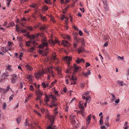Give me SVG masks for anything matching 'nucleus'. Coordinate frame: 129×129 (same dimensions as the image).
Here are the masks:
<instances>
[{
	"label": "nucleus",
	"mask_w": 129,
	"mask_h": 129,
	"mask_svg": "<svg viewBox=\"0 0 129 129\" xmlns=\"http://www.w3.org/2000/svg\"><path fill=\"white\" fill-rule=\"evenodd\" d=\"M67 78L70 79V81L71 82L70 85H72L73 84L75 85L76 84V81L77 80V78L76 77L72 76L71 77L69 76L68 77H66V83L67 84H69V80L68 79H67Z\"/></svg>",
	"instance_id": "f257e3e1"
},
{
	"label": "nucleus",
	"mask_w": 129,
	"mask_h": 129,
	"mask_svg": "<svg viewBox=\"0 0 129 129\" xmlns=\"http://www.w3.org/2000/svg\"><path fill=\"white\" fill-rule=\"evenodd\" d=\"M53 67L52 66H51L47 68V70L48 72V78L49 80L50 79L51 76L53 78L55 77V73L53 70Z\"/></svg>",
	"instance_id": "f03ea898"
},
{
	"label": "nucleus",
	"mask_w": 129,
	"mask_h": 129,
	"mask_svg": "<svg viewBox=\"0 0 129 129\" xmlns=\"http://www.w3.org/2000/svg\"><path fill=\"white\" fill-rule=\"evenodd\" d=\"M48 46V44L47 43L46 39L44 37L42 40V44L40 45L39 47L41 48H43L44 47H46V48L45 49L46 50Z\"/></svg>",
	"instance_id": "7ed1b4c3"
},
{
	"label": "nucleus",
	"mask_w": 129,
	"mask_h": 129,
	"mask_svg": "<svg viewBox=\"0 0 129 129\" xmlns=\"http://www.w3.org/2000/svg\"><path fill=\"white\" fill-rule=\"evenodd\" d=\"M74 40L77 43H81L82 45H84L85 44L84 41L83 39H80L76 36L74 37Z\"/></svg>",
	"instance_id": "20e7f679"
},
{
	"label": "nucleus",
	"mask_w": 129,
	"mask_h": 129,
	"mask_svg": "<svg viewBox=\"0 0 129 129\" xmlns=\"http://www.w3.org/2000/svg\"><path fill=\"white\" fill-rule=\"evenodd\" d=\"M12 78L11 79V83H15L18 79L17 76L16 74L11 75Z\"/></svg>",
	"instance_id": "39448f33"
},
{
	"label": "nucleus",
	"mask_w": 129,
	"mask_h": 129,
	"mask_svg": "<svg viewBox=\"0 0 129 129\" xmlns=\"http://www.w3.org/2000/svg\"><path fill=\"white\" fill-rule=\"evenodd\" d=\"M64 60L66 61L68 65H69L70 64V62L72 60V57L68 56H65L63 58Z\"/></svg>",
	"instance_id": "423d86ee"
},
{
	"label": "nucleus",
	"mask_w": 129,
	"mask_h": 129,
	"mask_svg": "<svg viewBox=\"0 0 129 129\" xmlns=\"http://www.w3.org/2000/svg\"><path fill=\"white\" fill-rule=\"evenodd\" d=\"M9 76V75L8 72H5L3 73L2 75L1 78V80L2 82H4L5 80L6 79V77H8Z\"/></svg>",
	"instance_id": "0eeeda50"
},
{
	"label": "nucleus",
	"mask_w": 129,
	"mask_h": 129,
	"mask_svg": "<svg viewBox=\"0 0 129 129\" xmlns=\"http://www.w3.org/2000/svg\"><path fill=\"white\" fill-rule=\"evenodd\" d=\"M49 43L51 46L54 45L56 43H58L59 45V41L57 40L54 41L52 39H50L49 41Z\"/></svg>",
	"instance_id": "6e6552de"
},
{
	"label": "nucleus",
	"mask_w": 129,
	"mask_h": 129,
	"mask_svg": "<svg viewBox=\"0 0 129 129\" xmlns=\"http://www.w3.org/2000/svg\"><path fill=\"white\" fill-rule=\"evenodd\" d=\"M44 73V72L42 71H40L38 72L35 74V77L37 79H39V78Z\"/></svg>",
	"instance_id": "1a4fd4ad"
},
{
	"label": "nucleus",
	"mask_w": 129,
	"mask_h": 129,
	"mask_svg": "<svg viewBox=\"0 0 129 129\" xmlns=\"http://www.w3.org/2000/svg\"><path fill=\"white\" fill-rule=\"evenodd\" d=\"M39 17L40 18L41 21L43 22H46L47 21V18L45 16H43V15L41 14L39 15Z\"/></svg>",
	"instance_id": "9d476101"
},
{
	"label": "nucleus",
	"mask_w": 129,
	"mask_h": 129,
	"mask_svg": "<svg viewBox=\"0 0 129 129\" xmlns=\"http://www.w3.org/2000/svg\"><path fill=\"white\" fill-rule=\"evenodd\" d=\"M54 69L57 71L58 75H60L61 74V69L60 67H54Z\"/></svg>",
	"instance_id": "9b49d317"
},
{
	"label": "nucleus",
	"mask_w": 129,
	"mask_h": 129,
	"mask_svg": "<svg viewBox=\"0 0 129 129\" xmlns=\"http://www.w3.org/2000/svg\"><path fill=\"white\" fill-rule=\"evenodd\" d=\"M61 43L65 47L69 46L70 45V43L68 42L65 40H62Z\"/></svg>",
	"instance_id": "f8f14e48"
},
{
	"label": "nucleus",
	"mask_w": 129,
	"mask_h": 129,
	"mask_svg": "<svg viewBox=\"0 0 129 129\" xmlns=\"http://www.w3.org/2000/svg\"><path fill=\"white\" fill-rule=\"evenodd\" d=\"M52 96V95H46V96H45L44 98V102L46 103V104H47V102H49V99Z\"/></svg>",
	"instance_id": "ddd939ff"
},
{
	"label": "nucleus",
	"mask_w": 129,
	"mask_h": 129,
	"mask_svg": "<svg viewBox=\"0 0 129 129\" xmlns=\"http://www.w3.org/2000/svg\"><path fill=\"white\" fill-rule=\"evenodd\" d=\"M26 19L24 17H23L22 18H21L20 20V23L21 25V26L23 27H24L25 25H24L25 24V23L22 22L23 21H26Z\"/></svg>",
	"instance_id": "4468645a"
},
{
	"label": "nucleus",
	"mask_w": 129,
	"mask_h": 129,
	"mask_svg": "<svg viewBox=\"0 0 129 129\" xmlns=\"http://www.w3.org/2000/svg\"><path fill=\"white\" fill-rule=\"evenodd\" d=\"M29 34V32H27V33L24 34V36L26 37L29 38L30 40L32 41V38H34V36H32V35H30Z\"/></svg>",
	"instance_id": "2eb2a0df"
},
{
	"label": "nucleus",
	"mask_w": 129,
	"mask_h": 129,
	"mask_svg": "<svg viewBox=\"0 0 129 129\" xmlns=\"http://www.w3.org/2000/svg\"><path fill=\"white\" fill-rule=\"evenodd\" d=\"M73 71L74 72H77L80 67L78 66L77 64H74L73 66Z\"/></svg>",
	"instance_id": "dca6fc26"
},
{
	"label": "nucleus",
	"mask_w": 129,
	"mask_h": 129,
	"mask_svg": "<svg viewBox=\"0 0 129 129\" xmlns=\"http://www.w3.org/2000/svg\"><path fill=\"white\" fill-rule=\"evenodd\" d=\"M63 38L65 39H67L68 41H71V38L70 35H66L63 36Z\"/></svg>",
	"instance_id": "f3484780"
},
{
	"label": "nucleus",
	"mask_w": 129,
	"mask_h": 129,
	"mask_svg": "<svg viewBox=\"0 0 129 129\" xmlns=\"http://www.w3.org/2000/svg\"><path fill=\"white\" fill-rule=\"evenodd\" d=\"M83 103H84L83 101H80L79 103V107L80 108L81 110H84V106H83Z\"/></svg>",
	"instance_id": "a211bd4d"
},
{
	"label": "nucleus",
	"mask_w": 129,
	"mask_h": 129,
	"mask_svg": "<svg viewBox=\"0 0 129 129\" xmlns=\"http://www.w3.org/2000/svg\"><path fill=\"white\" fill-rule=\"evenodd\" d=\"M104 10L105 11H108L109 9V7L108 6L107 3H104Z\"/></svg>",
	"instance_id": "6ab92c4d"
},
{
	"label": "nucleus",
	"mask_w": 129,
	"mask_h": 129,
	"mask_svg": "<svg viewBox=\"0 0 129 129\" xmlns=\"http://www.w3.org/2000/svg\"><path fill=\"white\" fill-rule=\"evenodd\" d=\"M39 35H40L41 37H44V35L43 34H39V33H38L36 35H32V36H34V38H32V40H33L35 38H38V36H39Z\"/></svg>",
	"instance_id": "aec40b11"
},
{
	"label": "nucleus",
	"mask_w": 129,
	"mask_h": 129,
	"mask_svg": "<svg viewBox=\"0 0 129 129\" xmlns=\"http://www.w3.org/2000/svg\"><path fill=\"white\" fill-rule=\"evenodd\" d=\"M76 62L77 63L79 64L82 62L84 63L85 62V61L84 60L83 58L80 59L78 58L76 60Z\"/></svg>",
	"instance_id": "412c9836"
},
{
	"label": "nucleus",
	"mask_w": 129,
	"mask_h": 129,
	"mask_svg": "<svg viewBox=\"0 0 129 129\" xmlns=\"http://www.w3.org/2000/svg\"><path fill=\"white\" fill-rule=\"evenodd\" d=\"M77 51L78 53H80L84 52V49L83 48L80 47L77 49Z\"/></svg>",
	"instance_id": "4be33fe9"
},
{
	"label": "nucleus",
	"mask_w": 129,
	"mask_h": 129,
	"mask_svg": "<svg viewBox=\"0 0 129 129\" xmlns=\"http://www.w3.org/2000/svg\"><path fill=\"white\" fill-rule=\"evenodd\" d=\"M56 55H54V56L53 55L51 58V60L52 62H55L56 61H58V60L56 58Z\"/></svg>",
	"instance_id": "5701e85b"
},
{
	"label": "nucleus",
	"mask_w": 129,
	"mask_h": 129,
	"mask_svg": "<svg viewBox=\"0 0 129 129\" xmlns=\"http://www.w3.org/2000/svg\"><path fill=\"white\" fill-rule=\"evenodd\" d=\"M91 72L89 70H88L87 72L85 73L84 72L82 73V75L83 76H84L86 77H87L88 76L90 75V74Z\"/></svg>",
	"instance_id": "b1692460"
},
{
	"label": "nucleus",
	"mask_w": 129,
	"mask_h": 129,
	"mask_svg": "<svg viewBox=\"0 0 129 129\" xmlns=\"http://www.w3.org/2000/svg\"><path fill=\"white\" fill-rule=\"evenodd\" d=\"M22 118L21 116H19L16 119V121L18 124H19L21 122V120Z\"/></svg>",
	"instance_id": "393cba45"
},
{
	"label": "nucleus",
	"mask_w": 129,
	"mask_h": 129,
	"mask_svg": "<svg viewBox=\"0 0 129 129\" xmlns=\"http://www.w3.org/2000/svg\"><path fill=\"white\" fill-rule=\"evenodd\" d=\"M1 50L4 53L6 52L8 50V48L7 47H2L1 48Z\"/></svg>",
	"instance_id": "a878e982"
},
{
	"label": "nucleus",
	"mask_w": 129,
	"mask_h": 129,
	"mask_svg": "<svg viewBox=\"0 0 129 129\" xmlns=\"http://www.w3.org/2000/svg\"><path fill=\"white\" fill-rule=\"evenodd\" d=\"M30 7L35 8V9H37L38 8V5L36 4H31L30 5Z\"/></svg>",
	"instance_id": "bb28decb"
},
{
	"label": "nucleus",
	"mask_w": 129,
	"mask_h": 129,
	"mask_svg": "<svg viewBox=\"0 0 129 129\" xmlns=\"http://www.w3.org/2000/svg\"><path fill=\"white\" fill-rule=\"evenodd\" d=\"M37 92L38 93L37 95H41V96L43 95L44 94L43 92H42L39 89L38 90Z\"/></svg>",
	"instance_id": "cd10ccee"
},
{
	"label": "nucleus",
	"mask_w": 129,
	"mask_h": 129,
	"mask_svg": "<svg viewBox=\"0 0 129 129\" xmlns=\"http://www.w3.org/2000/svg\"><path fill=\"white\" fill-rule=\"evenodd\" d=\"M27 70H28L31 71L33 69L31 66L29 65H26L25 66Z\"/></svg>",
	"instance_id": "c85d7f7f"
},
{
	"label": "nucleus",
	"mask_w": 129,
	"mask_h": 129,
	"mask_svg": "<svg viewBox=\"0 0 129 129\" xmlns=\"http://www.w3.org/2000/svg\"><path fill=\"white\" fill-rule=\"evenodd\" d=\"M6 89H3L0 88V92H3V93H5L7 92Z\"/></svg>",
	"instance_id": "c756f323"
},
{
	"label": "nucleus",
	"mask_w": 129,
	"mask_h": 129,
	"mask_svg": "<svg viewBox=\"0 0 129 129\" xmlns=\"http://www.w3.org/2000/svg\"><path fill=\"white\" fill-rule=\"evenodd\" d=\"M89 93L88 92H86L83 95V96H82V98L83 99H85L86 98V97H88L89 95Z\"/></svg>",
	"instance_id": "7c9ffc66"
},
{
	"label": "nucleus",
	"mask_w": 129,
	"mask_h": 129,
	"mask_svg": "<svg viewBox=\"0 0 129 129\" xmlns=\"http://www.w3.org/2000/svg\"><path fill=\"white\" fill-rule=\"evenodd\" d=\"M51 104L50 105V107L51 108H52L53 106H56L58 105L57 104H55L53 101H52Z\"/></svg>",
	"instance_id": "2f4dec72"
},
{
	"label": "nucleus",
	"mask_w": 129,
	"mask_h": 129,
	"mask_svg": "<svg viewBox=\"0 0 129 129\" xmlns=\"http://www.w3.org/2000/svg\"><path fill=\"white\" fill-rule=\"evenodd\" d=\"M26 79L27 80H32V76L31 75H27L25 76Z\"/></svg>",
	"instance_id": "473e14b6"
},
{
	"label": "nucleus",
	"mask_w": 129,
	"mask_h": 129,
	"mask_svg": "<svg viewBox=\"0 0 129 129\" xmlns=\"http://www.w3.org/2000/svg\"><path fill=\"white\" fill-rule=\"evenodd\" d=\"M110 95L112 97V99L111 100L112 102L114 101L115 99L116 98L115 95L113 94L110 93Z\"/></svg>",
	"instance_id": "72a5a7b5"
},
{
	"label": "nucleus",
	"mask_w": 129,
	"mask_h": 129,
	"mask_svg": "<svg viewBox=\"0 0 129 129\" xmlns=\"http://www.w3.org/2000/svg\"><path fill=\"white\" fill-rule=\"evenodd\" d=\"M91 98L90 96H88V97H86L85 99H86V103H89L90 101Z\"/></svg>",
	"instance_id": "f704fd0d"
},
{
	"label": "nucleus",
	"mask_w": 129,
	"mask_h": 129,
	"mask_svg": "<svg viewBox=\"0 0 129 129\" xmlns=\"http://www.w3.org/2000/svg\"><path fill=\"white\" fill-rule=\"evenodd\" d=\"M120 114H118L117 116L116 119L115 120V121L116 122H118L120 120Z\"/></svg>",
	"instance_id": "c9c22d12"
},
{
	"label": "nucleus",
	"mask_w": 129,
	"mask_h": 129,
	"mask_svg": "<svg viewBox=\"0 0 129 129\" xmlns=\"http://www.w3.org/2000/svg\"><path fill=\"white\" fill-rule=\"evenodd\" d=\"M7 69L10 72H12L13 70V69L11 67V66H9L7 67Z\"/></svg>",
	"instance_id": "e433bc0d"
},
{
	"label": "nucleus",
	"mask_w": 129,
	"mask_h": 129,
	"mask_svg": "<svg viewBox=\"0 0 129 129\" xmlns=\"http://www.w3.org/2000/svg\"><path fill=\"white\" fill-rule=\"evenodd\" d=\"M27 30H32L33 29V27L31 26H26L25 27V26Z\"/></svg>",
	"instance_id": "4c0bfd02"
},
{
	"label": "nucleus",
	"mask_w": 129,
	"mask_h": 129,
	"mask_svg": "<svg viewBox=\"0 0 129 129\" xmlns=\"http://www.w3.org/2000/svg\"><path fill=\"white\" fill-rule=\"evenodd\" d=\"M42 9L45 12L47 11L48 9V7L46 6H45L42 7Z\"/></svg>",
	"instance_id": "58836bf2"
},
{
	"label": "nucleus",
	"mask_w": 129,
	"mask_h": 129,
	"mask_svg": "<svg viewBox=\"0 0 129 129\" xmlns=\"http://www.w3.org/2000/svg\"><path fill=\"white\" fill-rule=\"evenodd\" d=\"M123 82L121 81H117V84L118 85H120V86H122L123 85L122 83Z\"/></svg>",
	"instance_id": "ea45409f"
},
{
	"label": "nucleus",
	"mask_w": 129,
	"mask_h": 129,
	"mask_svg": "<svg viewBox=\"0 0 129 129\" xmlns=\"http://www.w3.org/2000/svg\"><path fill=\"white\" fill-rule=\"evenodd\" d=\"M35 49V48L34 47H32L31 48H29L28 49V51L29 52H32Z\"/></svg>",
	"instance_id": "a19ab883"
},
{
	"label": "nucleus",
	"mask_w": 129,
	"mask_h": 129,
	"mask_svg": "<svg viewBox=\"0 0 129 129\" xmlns=\"http://www.w3.org/2000/svg\"><path fill=\"white\" fill-rule=\"evenodd\" d=\"M91 118V115L89 114V116L86 118V120L90 121Z\"/></svg>",
	"instance_id": "79ce46f5"
},
{
	"label": "nucleus",
	"mask_w": 129,
	"mask_h": 129,
	"mask_svg": "<svg viewBox=\"0 0 129 129\" xmlns=\"http://www.w3.org/2000/svg\"><path fill=\"white\" fill-rule=\"evenodd\" d=\"M14 23L13 22H11L8 24L9 26L8 27L10 26L13 27L14 26Z\"/></svg>",
	"instance_id": "37998d69"
},
{
	"label": "nucleus",
	"mask_w": 129,
	"mask_h": 129,
	"mask_svg": "<svg viewBox=\"0 0 129 129\" xmlns=\"http://www.w3.org/2000/svg\"><path fill=\"white\" fill-rule=\"evenodd\" d=\"M34 39L33 41H31V43H32V44H33V45H37V43L34 40Z\"/></svg>",
	"instance_id": "c03bdc74"
},
{
	"label": "nucleus",
	"mask_w": 129,
	"mask_h": 129,
	"mask_svg": "<svg viewBox=\"0 0 129 129\" xmlns=\"http://www.w3.org/2000/svg\"><path fill=\"white\" fill-rule=\"evenodd\" d=\"M25 126L29 125V123L28 122V119H26L25 121Z\"/></svg>",
	"instance_id": "a18cd8bd"
},
{
	"label": "nucleus",
	"mask_w": 129,
	"mask_h": 129,
	"mask_svg": "<svg viewBox=\"0 0 129 129\" xmlns=\"http://www.w3.org/2000/svg\"><path fill=\"white\" fill-rule=\"evenodd\" d=\"M31 43V41H28L26 42V45L27 46L29 47L30 45V44Z\"/></svg>",
	"instance_id": "49530a36"
},
{
	"label": "nucleus",
	"mask_w": 129,
	"mask_h": 129,
	"mask_svg": "<svg viewBox=\"0 0 129 129\" xmlns=\"http://www.w3.org/2000/svg\"><path fill=\"white\" fill-rule=\"evenodd\" d=\"M11 1V0H7L6 2L7 3V5L8 7H9L10 4V2Z\"/></svg>",
	"instance_id": "de8ad7c7"
},
{
	"label": "nucleus",
	"mask_w": 129,
	"mask_h": 129,
	"mask_svg": "<svg viewBox=\"0 0 129 129\" xmlns=\"http://www.w3.org/2000/svg\"><path fill=\"white\" fill-rule=\"evenodd\" d=\"M84 111V110H81L80 111L79 114H81L82 116H83L84 115V114H83Z\"/></svg>",
	"instance_id": "09e8293b"
},
{
	"label": "nucleus",
	"mask_w": 129,
	"mask_h": 129,
	"mask_svg": "<svg viewBox=\"0 0 129 129\" xmlns=\"http://www.w3.org/2000/svg\"><path fill=\"white\" fill-rule=\"evenodd\" d=\"M41 85L44 88H46V84L44 82H42V83Z\"/></svg>",
	"instance_id": "8fccbe9b"
},
{
	"label": "nucleus",
	"mask_w": 129,
	"mask_h": 129,
	"mask_svg": "<svg viewBox=\"0 0 129 129\" xmlns=\"http://www.w3.org/2000/svg\"><path fill=\"white\" fill-rule=\"evenodd\" d=\"M37 96L36 98V100L37 101L40 100L41 99V95H37Z\"/></svg>",
	"instance_id": "3c124183"
},
{
	"label": "nucleus",
	"mask_w": 129,
	"mask_h": 129,
	"mask_svg": "<svg viewBox=\"0 0 129 129\" xmlns=\"http://www.w3.org/2000/svg\"><path fill=\"white\" fill-rule=\"evenodd\" d=\"M14 96V95L13 94H12L10 96V97L9 98L10 101L13 99V98Z\"/></svg>",
	"instance_id": "603ef678"
},
{
	"label": "nucleus",
	"mask_w": 129,
	"mask_h": 129,
	"mask_svg": "<svg viewBox=\"0 0 129 129\" xmlns=\"http://www.w3.org/2000/svg\"><path fill=\"white\" fill-rule=\"evenodd\" d=\"M50 21L53 23L55 22V20L53 17L51 16Z\"/></svg>",
	"instance_id": "864d4df0"
},
{
	"label": "nucleus",
	"mask_w": 129,
	"mask_h": 129,
	"mask_svg": "<svg viewBox=\"0 0 129 129\" xmlns=\"http://www.w3.org/2000/svg\"><path fill=\"white\" fill-rule=\"evenodd\" d=\"M90 121L86 120V124L87 126H88L90 123Z\"/></svg>",
	"instance_id": "5fc2aeb1"
},
{
	"label": "nucleus",
	"mask_w": 129,
	"mask_h": 129,
	"mask_svg": "<svg viewBox=\"0 0 129 129\" xmlns=\"http://www.w3.org/2000/svg\"><path fill=\"white\" fill-rule=\"evenodd\" d=\"M29 89L31 91H34L33 86L32 85H30L29 86Z\"/></svg>",
	"instance_id": "6e6d98bb"
},
{
	"label": "nucleus",
	"mask_w": 129,
	"mask_h": 129,
	"mask_svg": "<svg viewBox=\"0 0 129 129\" xmlns=\"http://www.w3.org/2000/svg\"><path fill=\"white\" fill-rule=\"evenodd\" d=\"M54 84V82H52L50 85H49V87L50 88L52 87Z\"/></svg>",
	"instance_id": "4d7b16f0"
},
{
	"label": "nucleus",
	"mask_w": 129,
	"mask_h": 129,
	"mask_svg": "<svg viewBox=\"0 0 129 129\" xmlns=\"http://www.w3.org/2000/svg\"><path fill=\"white\" fill-rule=\"evenodd\" d=\"M52 99L54 100H56L57 99H56V97L53 95H52Z\"/></svg>",
	"instance_id": "13d9d810"
},
{
	"label": "nucleus",
	"mask_w": 129,
	"mask_h": 129,
	"mask_svg": "<svg viewBox=\"0 0 129 129\" xmlns=\"http://www.w3.org/2000/svg\"><path fill=\"white\" fill-rule=\"evenodd\" d=\"M77 43H76V42H74V44L73 45L74 47V48H76L77 47Z\"/></svg>",
	"instance_id": "bf43d9fd"
},
{
	"label": "nucleus",
	"mask_w": 129,
	"mask_h": 129,
	"mask_svg": "<svg viewBox=\"0 0 129 129\" xmlns=\"http://www.w3.org/2000/svg\"><path fill=\"white\" fill-rule=\"evenodd\" d=\"M35 88L38 89V90L39 89V87H40V85L39 84H37L36 85V86H35Z\"/></svg>",
	"instance_id": "052dcab7"
},
{
	"label": "nucleus",
	"mask_w": 129,
	"mask_h": 129,
	"mask_svg": "<svg viewBox=\"0 0 129 129\" xmlns=\"http://www.w3.org/2000/svg\"><path fill=\"white\" fill-rule=\"evenodd\" d=\"M79 34L80 36H82L83 35V33L82 32V31L81 30H80L79 31Z\"/></svg>",
	"instance_id": "680f3d73"
},
{
	"label": "nucleus",
	"mask_w": 129,
	"mask_h": 129,
	"mask_svg": "<svg viewBox=\"0 0 129 129\" xmlns=\"http://www.w3.org/2000/svg\"><path fill=\"white\" fill-rule=\"evenodd\" d=\"M21 31L22 33H25L26 32V30L25 29H22L21 30Z\"/></svg>",
	"instance_id": "e2e57ef3"
},
{
	"label": "nucleus",
	"mask_w": 129,
	"mask_h": 129,
	"mask_svg": "<svg viewBox=\"0 0 129 129\" xmlns=\"http://www.w3.org/2000/svg\"><path fill=\"white\" fill-rule=\"evenodd\" d=\"M6 103H4L3 104V108L4 109H5L6 107Z\"/></svg>",
	"instance_id": "0e129e2a"
},
{
	"label": "nucleus",
	"mask_w": 129,
	"mask_h": 129,
	"mask_svg": "<svg viewBox=\"0 0 129 129\" xmlns=\"http://www.w3.org/2000/svg\"><path fill=\"white\" fill-rule=\"evenodd\" d=\"M12 44H13V43L12 42H8V45L9 46H11L12 45Z\"/></svg>",
	"instance_id": "69168bd1"
},
{
	"label": "nucleus",
	"mask_w": 129,
	"mask_h": 129,
	"mask_svg": "<svg viewBox=\"0 0 129 129\" xmlns=\"http://www.w3.org/2000/svg\"><path fill=\"white\" fill-rule=\"evenodd\" d=\"M108 45V43L107 42H106L104 44V47H106Z\"/></svg>",
	"instance_id": "338daca9"
},
{
	"label": "nucleus",
	"mask_w": 129,
	"mask_h": 129,
	"mask_svg": "<svg viewBox=\"0 0 129 129\" xmlns=\"http://www.w3.org/2000/svg\"><path fill=\"white\" fill-rule=\"evenodd\" d=\"M47 129H53L52 127L50 126H49L47 127Z\"/></svg>",
	"instance_id": "774afa93"
}]
</instances>
